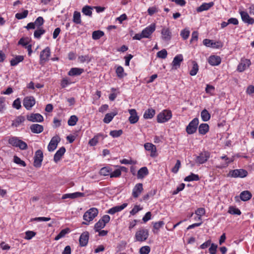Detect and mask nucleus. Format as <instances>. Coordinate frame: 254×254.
I'll list each match as a JSON object with an SVG mask.
<instances>
[{
	"label": "nucleus",
	"mask_w": 254,
	"mask_h": 254,
	"mask_svg": "<svg viewBox=\"0 0 254 254\" xmlns=\"http://www.w3.org/2000/svg\"><path fill=\"white\" fill-rule=\"evenodd\" d=\"M98 214V210L96 208H90L83 215V219L86 222H83L82 224L88 225L89 222L92 221L97 216Z\"/></svg>",
	"instance_id": "nucleus-1"
},
{
	"label": "nucleus",
	"mask_w": 254,
	"mask_h": 254,
	"mask_svg": "<svg viewBox=\"0 0 254 254\" xmlns=\"http://www.w3.org/2000/svg\"><path fill=\"white\" fill-rule=\"evenodd\" d=\"M149 236V231L147 229L140 228L135 233V241L137 242L145 241Z\"/></svg>",
	"instance_id": "nucleus-2"
},
{
	"label": "nucleus",
	"mask_w": 254,
	"mask_h": 254,
	"mask_svg": "<svg viewBox=\"0 0 254 254\" xmlns=\"http://www.w3.org/2000/svg\"><path fill=\"white\" fill-rule=\"evenodd\" d=\"M172 117V114L170 110H164L160 113L157 116L158 123H163L168 121Z\"/></svg>",
	"instance_id": "nucleus-3"
},
{
	"label": "nucleus",
	"mask_w": 254,
	"mask_h": 254,
	"mask_svg": "<svg viewBox=\"0 0 254 254\" xmlns=\"http://www.w3.org/2000/svg\"><path fill=\"white\" fill-rule=\"evenodd\" d=\"M8 142L13 146L19 147L21 150L27 148V144L23 141L19 139L16 137H12L9 139Z\"/></svg>",
	"instance_id": "nucleus-4"
},
{
	"label": "nucleus",
	"mask_w": 254,
	"mask_h": 254,
	"mask_svg": "<svg viewBox=\"0 0 254 254\" xmlns=\"http://www.w3.org/2000/svg\"><path fill=\"white\" fill-rule=\"evenodd\" d=\"M199 120L197 118H194L186 127V131L189 134L195 133L197 128Z\"/></svg>",
	"instance_id": "nucleus-5"
},
{
	"label": "nucleus",
	"mask_w": 254,
	"mask_h": 254,
	"mask_svg": "<svg viewBox=\"0 0 254 254\" xmlns=\"http://www.w3.org/2000/svg\"><path fill=\"white\" fill-rule=\"evenodd\" d=\"M210 157V153L207 151H203L199 154L195 159L197 164H202L205 163Z\"/></svg>",
	"instance_id": "nucleus-6"
},
{
	"label": "nucleus",
	"mask_w": 254,
	"mask_h": 254,
	"mask_svg": "<svg viewBox=\"0 0 254 254\" xmlns=\"http://www.w3.org/2000/svg\"><path fill=\"white\" fill-rule=\"evenodd\" d=\"M50 54V49L48 47L41 51L40 55V64H43L46 62L48 61Z\"/></svg>",
	"instance_id": "nucleus-7"
},
{
	"label": "nucleus",
	"mask_w": 254,
	"mask_h": 254,
	"mask_svg": "<svg viewBox=\"0 0 254 254\" xmlns=\"http://www.w3.org/2000/svg\"><path fill=\"white\" fill-rule=\"evenodd\" d=\"M229 175L234 178H244L248 175V172L244 169H235L230 171Z\"/></svg>",
	"instance_id": "nucleus-8"
},
{
	"label": "nucleus",
	"mask_w": 254,
	"mask_h": 254,
	"mask_svg": "<svg viewBox=\"0 0 254 254\" xmlns=\"http://www.w3.org/2000/svg\"><path fill=\"white\" fill-rule=\"evenodd\" d=\"M239 14L241 15L242 21L246 23L253 24L254 23V19L251 17L247 11L239 9Z\"/></svg>",
	"instance_id": "nucleus-9"
},
{
	"label": "nucleus",
	"mask_w": 254,
	"mask_h": 254,
	"mask_svg": "<svg viewBox=\"0 0 254 254\" xmlns=\"http://www.w3.org/2000/svg\"><path fill=\"white\" fill-rule=\"evenodd\" d=\"M35 103V99L33 96H27L24 98L23 101V106L28 110H30Z\"/></svg>",
	"instance_id": "nucleus-10"
},
{
	"label": "nucleus",
	"mask_w": 254,
	"mask_h": 254,
	"mask_svg": "<svg viewBox=\"0 0 254 254\" xmlns=\"http://www.w3.org/2000/svg\"><path fill=\"white\" fill-rule=\"evenodd\" d=\"M43 159V153L42 151L41 150H38L35 152L34 166L36 167H40L41 166Z\"/></svg>",
	"instance_id": "nucleus-11"
},
{
	"label": "nucleus",
	"mask_w": 254,
	"mask_h": 254,
	"mask_svg": "<svg viewBox=\"0 0 254 254\" xmlns=\"http://www.w3.org/2000/svg\"><path fill=\"white\" fill-rule=\"evenodd\" d=\"M251 64V61L247 59H243L241 60L240 63L239 64L237 70L240 72L244 71L246 69L248 68Z\"/></svg>",
	"instance_id": "nucleus-12"
},
{
	"label": "nucleus",
	"mask_w": 254,
	"mask_h": 254,
	"mask_svg": "<svg viewBox=\"0 0 254 254\" xmlns=\"http://www.w3.org/2000/svg\"><path fill=\"white\" fill-rule=\"evenodd\" d=\"M27 119L32 122H42L44 120L43 116L39 113H32L27 116Z\"/></svg>",
	"instance_id": "nucleus-13"
},
{
	"label": "nucleus",
	"mask_w": 254,
	"mask_h": 254,
	"mask_svg": "<svg viewBox=\"0 0 254 254\" xmlns=\"http://www.w3.org/2000/svg\"><path fill=\"white\" fill-rule=\"evenodd\" d=\"M155 28L156 26L154 23H152L149 26L145 28L142 30L141 32L143 35V37L146 38H149L153 33V32L155 30Z\"/></svg>",
	"instance_id": "nucleus-14"
},
{
	"label": "nucleus",
	"mask_w": 254,
	"mask_h": 254,
	"mask_svg": "<svg viewBox=\"0 0 254 254\" xmlns=\"http://www.w3.org/2000/svg\"><path fill=\"white\" fill-rule=\"evenodd\" d=\"M60 140H61V139H60V137H59L58 136H56L53 137L51 139V140L48 146V150L49 151H53L55 149H56V148H57V147L58 146V143L60 141Z\"/></svg>",
	"instance_id": "nucleus-15"
},
{
	"label": "nucleus",
	"mask_w": 254,
	"mask_h": 254,
	"mask_svg": "<svg viewBox=\"0 0 254 254\" xmlns=\"http://www.w3.org/2000/svg\"><path fill=\"white\" fill-rule=\"evenodd\" d=\"M183 61V56L181 54L177 55L173 59L172 63V68L177 69L180 67L181 63Z\"/></svg>",
	"instance_id": "nucleus-16"
},
{
	"label": "nucleus",
	"mask_w": 254,
	"mask_h": 254,
	"mask_svg": "<svg viewBox=\"0 0 254 254\" xmlns=\"http://www.w3.org/2000/svg\"><path fill=\"white\" fill-rule=\"evenodd\" d=\"M144 148L146 150L150 152V156L155 157L157 156V149L156 146L151 143H146L144 145Z\"/></svg>",
	"instance_id": "nucleus-17"
},
{
	"label": "nucleus",
	"mask_w": 254,
	"mask_h": 254,
	"mask_svg": "<svg viewBox=\"0 0 254 254\" xmlns=\"http://www.w3.org/2000/svg\"><path fill=\"white\" fill-rule=\"evenodd\" d=\"M143 190L141 183L137 184L133 189L132 195L134 198H137Z\"/></svg>",
	"instance_id": "nucleus-18"
},
{
	"label": "nucleus",
	"mask_w": 254,
	"mask_h": 254,
	"mask_svg": "<svg viewBox=\"0 0 254 254\" xmlns=\"http://www.w3.org/2000/svg\"><path fill=\"white\" fill-rule=\"evenodd\" d=\"M130 114V117L128 120L130 124H134L137 123L139 120V117L137 115V112L135 109H130L128 110Z\"/></svg>",
	"instance_id": "nucleus-19"
},
{
	"label": "nucleus",
	"mask_w": 254,
	"mask_h": 254,
	"mask_svg": "<svg viewBox=\"0 0 254 254\" xmlns=\"http://www.w3.org/2000/svg\"><path fill=\"white\" fill-rule=\"evenodd\" d=\"M162 39L166 41H170L172 37V33L169 28L164 27L161 31Z\"/></svg>",
	"instance_id": "nucleus-20"
},
{
	"label": "nucleus",
	"mask_w": 254,
	"mask_h": 254,
	"mask_svg": "<svg viewBox=\"0 0 254 254\" xmlns=\"http://www.w3.org/2000/svg\"><path fill=\"white\" fill-rule=\"evenodd\" d=\"M84 196V193L83 192H75L71 193H66L64 194L62 198L63 199H65L66 198H70V199H74L78 197H81Z\"/></svg>",
	"instance_id": "nucleus-21"
},
{
	"label": "nucleus",
	"mask_w": 254,
	"mask_h": 254,
	"mask_svg": "<svg viewBox=\"0 0 254 254\" xmlns=\"http://www.w3.org/2000/svg\"><path fill=\"white\" fill-rule=\"evenodd\" d=\"M89 240V233L87 231L83 232L79 238V243L81 246L84 247L87 245Z\"/></svg>",
	"instance_id": "nucleus-22"
},
{
	"label": "nucleus",
	"mask_w": 254,
	"mask_h": 254,
	"mask_svg": "<svg viewBox=\"0 0 254 254\" xmlns=\"http://www.w3.org/2000/svg\"><path fill=\"white\" fill-rule=\"evenodd\" d=\"M221 62V59L218 56H211L208 59V63L211 65H218Z\"/></svg>",
	"instance_id": "nucleus-23"
},
{
	"label": "nucleus",
	"mask_w": 254,
	"mask_h": 254,
	"mask_svg": "<svg viewBox=\"0 0 254 254\" xmlns=\"http://www.w3.org/2000/svg\"><path fill=\"white\" fill-rule=\"evenodd\" d=\"M214 3L213 1L209 3H203L200 6L198 7L196 11L198 12L203 11L207 10L214 5Z\"/></svg>",
	"instance_id": "nucleus-24"
},
{
	"label": "nucleus",
	"mask_w": 254,
	"mask_h": 254,
	"mask_svg": "<svg viewBox=\"0 0 254 254\" xmlns=\"http://www.w3.org/2000/svg\"><path fill=\"white\" fill-rule=\"evenodd\" d=\"M65 152V148L64 147H61L55 153L54 160L55 162H58L60 160L62 157L64 155Z\"/></svg>",
	"instance_id": "nucleus-25"
},
{
	"label": "nucleus",
	"mask_w": 254,
	"mask_h": 254,
	"mask_svg": "<svg viewBox=\"0 0 254 254\" xmlns=\"http://www.w3.org/2000/svg\"><path fill=\"white\" fill-rule=\"evenodd\" d=\"M30 128L34 133H40L44 130L43 126L39 124H32L30 126Z\"/></svg>",
	"instance_id": "nucleus-26"
},
{
	"label": "nucleus",
	"mask_w": 254,
	"mask_h": 254,
	"mask_svg": "<svg viewBox=\"0 0 254 254\" xmlns=\"http://www.w3.org/2000/svg\"><path fill=\"white\" fill-rule=\"evenodd\" d=\"M127 203H123L121 205L113 207L108 211V213L110 214H114L116 212L122 211L127 207Z\"/></svg>",
	"instance_id": "nucleus-27"
},
{
	"label": "nucleus",
	"mask_w": 254,
	"mask_h": 254,
	"mask_svg": "<svg viewBox=\"0 0 254 254\" xmlns=\"http://www.w3.org/2000/svg\"><path fill=\"white\" fill-rule=\"evenodd\" d=\"M84 71L83 68L77 67L71 68L68 72V75L69 76H77L80 75Z\"/></svg>",
	"instance_id": "nucleus-28"
},
{
	"label": "nucleus",
	"mask_w": 254,
	"mask_h": 254,
	"mask_svg": "<svg viewBox=\"0 0 254 254\" xmlns=\"http://www.w3.org/2000/svg\"><path fill=\"white\" fill-rule=\"evenodd\" d=\"M148 170L146 167L141 168L137 172V177L138 179H143L148 174Z\"/></svg>",
	"instance_id": "nucleus-29"
},
{
	"label": "nucleus",
	"mask_w": 254,
	"mask_h": 254,
	"mask_svg": "<svg viewBox=\"0 0 254 254\" xmlns=\"http://www.w3.org/2000/svg\"><path fill=\"white\" fill-rule=\"evenodd\" d=\"M252 196V193L248 190H245L242 191L240 195L241 199L244 201H246L250 199Z\"/></svg>",
	"instance_id": "nucleus-30"
},
{
	"label": "nucleus",
	"mask_w": 254,
	"mask_h": 254,
	"mask_svg": "<svg viewBox=\"0 0 254 254\" xmlns=\"http://www.w3.org/2000/svg\"><path fill=\"white\" fill-rule=\"evenodd\" d=\"M118 112L117 111H114L110 113H107L106 114L104 119L103 122L106 124H109L113 120V118L117 115Z\"/></svg>",
	"instance_id": "nucleus-31"
},
{
	"label": "nucleus",
	"mask_w": 254,
	"mask_h": 254,
	"mask_svg": "<svg viewBox=\"0 0 254 254\" xmlns=\"http://www.w3.org/2000/svg\"><path fill=\"white\" fill-rule=\"evenodd\" d=\"M209 126L207 124H201L198 127V132L202 135L205 134L209 131Z\"/></svg>",
	"instance_id": "nucleus-32"
},
{
	"label": "nucleus",
	"mask_w": 254,
	"mask_h": 254,
	"mask_svg": "<svg viewBox=\"0 0 254 254\" xmlns=\"http://www.w3.org/2000/svg\"><path fill=\"white\" fill-rule=\"evenodd\" d=\"M155 114V111L152 108L146 110L143 115V118L145 119H152Z\"/></svg>",
	"instance_id": "nucleus-33"
},
{
	"label": "nucleus",
	"mask_w": 254,
	"mask_h": 254,
	"mask_svg": "<svg viewBox=\"0 0 254 254\" xmlns=\"http://www.w3.org/2000/svg\"><path fill=\"white\" fill-rule=\"evenodd\" d=\"M93 7L89 5H85L82 8V12L83 14L91 17L92 15V9Z\"/></svg>",
	"instance_id": "nucleus-34"
},
{
	"label": "nucleus",
	"mask_w": 254,
	"mask_h": 254,
	"mask_svg": "<svg viewBox=\"0 0 254 254\" xmlns=\"http://www.w3.org/2000/svg\"><path fill=\"white\" fill-rule=\"evenodd\" d=\"M25 121V118L23 116H19L17 117L13 121L12 123V126L17 127L20 126V125L24 122Z\"/></svg>",
	"instance_id": "nucleus-35"
},
{
	"label": "nucleus",
	"mask_w": 254,
	"mask_h": 254,
	"mask_svg": "<svg viewBox=\"0 0 254 254\" xmlns=\"http://www.w3.org/2000/svg\"><path fill=\"white\" fill-rule=\"evenodd\" d=\"M199 177L198 175L191 173L189 176L186 177L184 179V181L186 182H191V181H197L199 180Z\"/></svg>",
	"instance_id": "nucleus-36"
},
{
	"label": "nucleus",
	"mask_w": 254,
	"mask_h": 254,
	"mask_svg": "<svg viewBox=\"0 0 254 254\" xmlns=\"http://www.w3.org/2000/svg\"><path fill=\"white\" fill-rule=\"evenodd\" d=\"M73 22L77 24L81 23L80 13L78 11H75L73 13Z\"/></svg>",
	"instance_id": "nucleus-37"
},
{
	"label": "nucleus",
	"mask_w": 254,
	"mask_h": 254,
	"mask_svg": "<svg viewBox=\"0 0 254 254\" xmlns=\"http://www.w3.org/2000/svg\"><path fill=\"white\" fill-rule=\"evenodd\" d=\"M211 116L206 109L203 110L201 112V118L203 122H207L210 119Z\"/></svg>",
	"instance_id": "nucleus-38"
},
{
	"label": "nucleus",
	"mask_w": 254,
	"mask_h": 254,
	"mask_svg": "<svg viewBox=\"0 0 254 254\" xmlns=\"http://www.w3.org/2000/svg\"><path fill=\"white\" fill-rule=\"evenodd\" d=\"M24 57L22 56H16L15 58L10 61V64L11 66H15L19 63L23 61Z\"/></svg>",
	"instance_id": "nucleus-39"
},
{
	"label": "nucleus",
	"mask_w": 254,
	"mask_h": 254,
	"mask_svg": "<svg viewBox=\"0 0 254 254\" xmlns=\"http://www.w3.org/2000/svg\"><path fill=\"white\" fill-rule=\"evenodd\" d=\"M192 67L191 70L190 71V74L191 76L195 75L198 70V65L197 63L195 61L192 62Z\"/></svg>",
	"instance_id": "nucleus-40"
},
{
	"label": "nucleus",
	"mask_w": 254,
	"mask_h": 254,
	"mask_svg": "<svg viewBox=\"0 0 254 254\" xmlns=\"http://www.w3.org/2000/svg\"><path fill=\"white\" fill-rule=\"evenodd\" d=\"M116 73L117 76L120 78L124 77L125 75H126V74L124 72V68L120 65H119L117 67L116 69Z\"/></svg>",
	"instance_id": "nucleus-41"
},
{
	"label": "nucleus",
	"mask_w": 254,
	"mask_h": 254,
	"mask_svg": "<svg viewBox=\"0 0 254 254\" xmlns=\"http://www.w3.org/2000/svg\"><path fill=\"white\" fill-rule=\"evenodd\" d=\"M111 171H112V169L110 168H109L108 167H105L102 168L100 169L99 174L101 175L104 176H109V175L110 176V174H111Z\"/></svg>",
	"instance_id": "nucleus-42"
},
{
	"label": "nucleus",
	"mask_w": 254,
	"mask_h": 254,
	"mask_svg": "<svg viewBox=\"0 0 254 254\" xmlns=\"http://www.w3.org/2000/svg\"><path fill=\"white\" fill-rule=\"evenodd\" d=\"M70 232V230L69 228H67L64 229H63L60 233L55 238V240L58 241L63 238L65 236V235L68 233Z\"/></svg>",
	"instance_id": "nucleus-43"
},
{
	"label": "nucleus",
	"mask_w": 254,
	"mask_h": 254,
	"mask_svg": "<svg viewBox=\"0 0 254 254\" xmlns=\"http://www.w3.org/2000/svg\"><path fill=\"white\" fill-rule=\"evenodd\" d=\"M228 212L232 215H240L241 214L240 210L234 206H230Z\"/></svg>",
	"instance_id": "nucleus-44"
},
{
	"label": "nucleus",
	"mask_w": 254,
	"mask_h": 254,
	"mask_svg": "<svg viewBox=\"0 0 254 254\" xmlns=\"http://www.w3.org/2000/svg\"><path fill=\"white\" fill-rule=\"evenodd\" d=\"M104 35V33L100 30H97L93 32L92 33V38L94 40H98L101 37L103 36Z\"/></svg>",
	"instance_id": "nucleus-45"
},
{
	"label": "nucleus",
	"mask_w": 254,
	"mask_h": 254,
	"mask_svg": "<svg viewBox=\"0 0 254 254\" xmlns=\"http://www.w3.org/2000/svg\"><path fill=\"white\" fill-rule=\"evenodd\" d=\"M106 224L100 219L94 225V230L95 232L99 231L101 229L104 228Z\"/></svg>",
	"instance_id": "nucleus-46"
},
{
	"label": "nucleus",
	"mask_w": 254,
	"mask_h": 254,
	"mask_svg": "<svg viewBox=\"0 0 254 254\" xmlns=\"http://www.w3.org/2000/svg\"><path fill=\"white\" fill-rule=\"evenodd\" d=\"M164 224V223L162 221H160L159 222H156L154 223L153 225V228L155 230H153V232L154 234H157L158 232L159 229L162 227Z\"/></svg>",
	"instance_id": "nucleus-47"
},
{
	"label": "nucleus",
	"mask_w": 254,
	"mask_h": 254,
	"mask_svg": "<svg viewBox=\"0 0 254 254\" xmlns=\"http://www.w3.org/2000/svg\"><path fill=\"white\" fill-rule=\"evenodd\" d=\"M78 61L80 63H88L91 61V58L88 55L80 56L78 58Z\"/></svg>",
	"instance_id": "nucleus-48"
},
{
	"label": "nucleus",
	"mask_w": 254,
	"mask_h": 254,
	"mask_svg": "<svg viewBox=\"0 0 254 254\" xmlns=\"http://www.w3.org/2000/svg\"><path fill=\"white\" fill-rule=\"evenodd\" d=\"M45 30L42 28L36 30L34 33V36L36 39H40L41 35L45 33Z\"/></svg>",
	"instance_id": "nucleus-49"
},
{
	"label": "nucleus",
	"mask_w": 254,
	"mask_h": 254,
	"mask_svg": "<svg viewBox=\"0 0 254 254\" xmlns=\"http://www.w3.org/2000/svg\"><path fill=\"white\" fill-rule=\"evenodd\" d=\"M205 210L203 208H199L195 212V214L197 215V218L199 221L201 220V216L205 214Z\"/></svg>",
	"instance_id": "nucleus-50"
},
{
	"label": "nucleus",
	"mask_w": 254,
	"mask_h": 254,
	"mask_svg": "<svg viewBox=\"0 0 254 254\" xmlns=\"http://www.w3.org/2000/svg\"><path fill=\"white\" fill-rule=\"evenodd\" d=\"M28 14V11L27 10H24L22 12L17 13L15 14V17L18 19H22L26 18Z\"/></svg>",
	"instance_id": "nucleus-51"
},
{
	"label": "nucleus",
	"mask_w": 254,
	"mask_h": 254,
	"mask_svg": "<svg viewBox=\"0 0 254 254\" xmlns=\"http://www.w3.org/2000/svg\"><path fill=\"white\" fill-rule=\"evenodd\" d=\"M77 121V117L75 115H72L70 117L68 121V125L70 126H75Z\"/></svg>",
	"instance_id": "nucleus-52"
},
{
	"label": "nucleus",
	"mask_w": 254,
	"mask_h": 254,
	"mask_svg": "<svg viewBox=\"0 0 254 254\" xmlns=\"http://www.w3.org/2000/svg\"><path fill=\"white\" fill-rule=\"evenodd\" d=\"M122 134L123 130L122 129L112 130L110 132V135L113 137H118Z\"/></svg>",
	"instance_id": "nucleus-53"
},
{
	"label": "nucleus",
	"mask_w": 254,
	"mask_h": 254,
	"mask_svg": "<svg viewBox=\"0 0 254 254\" xmlns=\"http://www.w3.org/2000/svg\"><path fill=\"white\" fill-rule=\"evenodd\" d=\"M190 34V31L188 29L185 28L181 32V36L184 40H187Z\"/></svg>",
	"instance_id": "nucleus-54"
},
{
	"label": "nucleus",
	"mask_w": 254,
	"mask_h": 254,
	"mask_svg": "<svg viewBox=\"0 0 254 254\" xmlns=\"http://www.w3.org/2000/svg\"><path fill=\"white\" fill-rule=\"evenodd\" d=\"M157 56L159 58L164 59L167 56V52L165 49H163L157 52Z\"/></svg>",
	"instance_id": "nucleus-55"
},
{
	"label": "nucleus",
	"mask_w": 254,
	"mask_h": 254,
	"mask_svg": "<svg viewBox=\"0 0 254 254\" xmlns=\"http://www.w3.org/2000/svg\"><path fill=\"white\" fill-rule=\"evenodd\" d=\"M121 175V170L120 169L115 170L114 171L111 172L110 177L111 178H117L119 177Z\"/></svg>",
	"instance_id": "nucleus-56"
},
{
	"label": "nucleus",
	"mask_w": 254,
	"mask_h": 254,
	"mask_svg": "<svg viewBox=\"0 0 254 254\" xmlns=\"http://www.w3.org/2000/svg\"><path fill=\"white\" fill-rule=\"evenodd\" d=\"M36 235V233L32 231H27L25 232V239L30 240Z\"/></svg>",
	"instance_id": "nucleus-57"
},
{
	"label": "nucleus",
	"mask_w": 254,
	"mask_h": 254,
	"mask_svg": "<svg viewBox=\"0 0 254 254\" xmlns=\"http://www.w3.org/2000/svg\"><path fill=\"white\" fill-rule=\"evenodd\" d=\"M44 22V20L43 18L41 16H39L35 20L34 23L35 24V26L40 27L43 24Z\"/></svg>",
	"instance_id": "nucleus-58"
},
{
	"label": "nucleus",
	"mask_w": 254,
	"mask_h": 254,
	"mask_svg": "<svg viewBox=\"0 0 254 254\" xmlns=\"http://www.w3.org/2000/svg\"><path fill=\"white\" fill-rule=\"evenodd\" d=\"M150 251V248L147 246L142 247L139 250L140 254H148Z\"/></svg>",
	"instance_id": "nucleus-59"
},
{
	"label": "nucleus",
	"mask_w": 254,
	"mask_h": 254,
	"mask_svg": "<svg viewBox=\"0 0 254 254\" xmlns=\"http://www.w3.org/2000/svg\"><path fill=\"white\" fill-rule=\"evenodd\" d=\"M14 162L17 164L20 165L21 166L25 167L26 166V164L25 162L22 160L19 157L15 156L14 157Z\"/></svg>",
	"instance_id": "nucleus-60"
},
{
	"label": "nucleus",
	"mask_w": 254,
	"mask_h": 254,
	"mask_svg": "<svg viewBox=\"0 0 254 254\" xmlns=\"http://www.w3.org/2000/svg\"><path fill=\"white\" fill-rule=\"evenodd\" d=\"M12 106L17 110L20 109L21 107L20 99L19 98L15 99L13 102Z\"/></svg>",
	"instance_id": "nucleus-61"
},
{
	"label": "nucleus",
	"mask_w": 254,
	"mask_h": 254,
	"mask_svg": "<svg viewBox=\"0 0 254 254\" xmlns=\"http://www.w3.org/2000/svg\"><path fill=\"white\" fill-rule=\"evenodd\" d=\"M215 88L213 86L210 85L209 84L206 85V87L205 88V91L207 93L211 95L213 94V92L214 91Z\"/></svg>",
	"instance_id": "nucleus-62"
},
{
	"label": "nucleus",
	"mask_w": 254,
	"mask_h": 254,
	"mask_svg": "<svg viewBox=\"0 0 254 254\" xmlns=\"http://www.w3.org/2000/svg\"><path fill=\"white\" fill-rule=\"evenodd\" d=\"M71 82L69 81L67 78H64L62 79L61 82V86L62 88H65L67 85L70 84Z\"/></svg>",
	"instance_id": "nucleus-63"
},
{
	"label": "nucleus",
	"mask_w": 254,
	"mask_h": 254,
	"mask_svg": "<svg viewBox=\"0 0 254 254\" xmlns=\"http://www.w3.org/2000/svg\"><path fill=\"white\" fill-rule=\"evenodd\" d=\"M99 140V139L98 138L97 136L95 135L93 138L89 140L88 144L91 146H94L96 145Z\"/></svg>",
	"instance_id": "nucleus-64"
}]
</instances>
